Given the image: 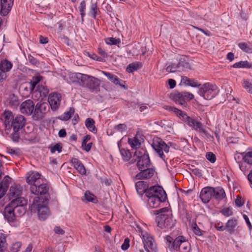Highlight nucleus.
Segmentation results:
<instances>
[{
    "label": "nucleus",
    "mask_w": 252,
    "mask_h": 252,
    "mask_svg": "<svg viewBox=\"0 0 252 252\" xmlns=\"http://www.w3.org/2000/svg\"><path fill=\"white\" fill-rule=\"evenodd\" d=\"M6 152L11 155H18L20 154L21 151L19 148H12L8 147L6 148Z\"/></svg>",
    "instance_id": "de8ad7c7"
},
{
    "label": "nucleus",
    "mask_w": 252,
    "mask_h": 252,
    "mask_svg": "<svg viewBox=\"0 0 252 252\" xmlns=\"http://www.w3.org/2000/svg\"><path fill=\"white\" fill-rule=\"evenodd\" d=\"M84 197L85 199L89 202L93 203H96L97 202L96 197L88 191L85 192L84 194Z\"/></svg>",
    "instance_id": "a19ab883"
},
{
    "label": "nucleus",
    "mask_w": 252,
    "mask_h": 252,
    "mask_svg": "<svg viewBox=\"0 0 252 252\" xmlns=\"http://www.w3.org/2000/svg\"><path fill=\"white\" fill-rule=\"evenodd\" d=\"M62 146L60 143L56 144L50 147V151L52 153H54L56 151L58 152V153H60L62 152Z\"/></svg>",
    "instance_id": "09e8293b"
},
{
    "label": "nucleus",
    "mask_w": 252,
    "mask_h": 252,
    "mask_svg": "<svg viewBox=\"0 0 252 252\" xmlns=\"http://www.w3.org/2000/svg\"><path fill=\"white\" fill-rule=\"evenodd\" d=\"M218 87L212 83H207L203 84L198 91V94L205 99L210 100L218 94Z\"/></svg>",
    "instance_id": "39448f33"
},
{
    "label": "nucleus",
    "mask_w": 252,
    "mask_h": 252,
    "mask_svg": "<svg viewBox=\"0 0 252 252\" xmlns=\"http://www.w3.org/2000/svg\"><path fill=\"white\" fill-rule=\"evenodd\" d=\"M102 73L113 83L115 85H118L121 87L125 88V86L124 84L125 82L120 79L117 76L107 72L102 71Z\"/></svg>",
    "instance_id": "5701e85b"
},
{
    "label": "nucleus",
    "mask_w": 252,
    "mask_h": 252,
    "mask_svg": "<svg viewBox=\"0 0 252 252\" xmlns=\"http://www.w3.org/2000/svg\"><path fill=\"white\" fill-rule=\"evenodd\" d=\"M84 74L80 73H72L69 74V79L71 82L73 83H76L80 86L81 82L82 81Z\"/></svg>",
    "instance_id": "c85d7f7f"
},
{
    "label": "nucleus",
    "mask_w": 252,
    "mask_h": 252,
    "mask_svg": "<svg viewBox=\"0 0 252 252\" xmlns=\"http://www.w3.org/2000/svg\"><path fill=\"white\" fill-rule=\"evenodd\" d=\"M181 82L186 86H189L194 88L199 87L200 85L196 80L189 79L186 76L182 77Z\"/></svg>",
    "instance_id": "c756f323"
},
{
    "label": "nucleus",
    "mask_w": 252,
    "mask_h": 252,
    "mask_svg": "<svg viewBox=\"0 0 252 252\" xmlns=\"http://www.w3.org/2000/svg\"><path fill=\"white\" fill-rule=\"evenodd\" d=\"M54 231L57 234L63 235L64 234V231L60 226L55 227Z\"/></svg>",
    "instance_id": "774afa93"
},
{
    "label": "nucleus",
    "mask_w": 252,
    "mask_h": 252,
    "mask_svg": "<svg viewBox=\"0 0 252 252\" xmlns=\"http://www.w3.org/2000/svg\"><path fill=\"white\" fill-rule=\"evenodd\" d=\"M40 174L36 172L32 171L28 174L27 177V182L32 186L37 184L40 183Z\"/></svg>",
    "instance_id": "a211bd4d"
},
{
    "label": "nucleus",
    "mask_w": 252,
    "mask_h": 252,
    "mask_svg": "<svg viewBox=\"0 0 252 252\" xmlns=\"http://www.w3.org/2000/svg\"><path fill=\"white\" fill-rule=\"evenodd\" d=\"M145 196L147 198L150 197H167L165 191L160 186H154L149 188L146 192Z\"/></svg>",
    "instance_id": "1a4fd4ad"
},
{
    "label": "nucleus",
    "mask_w": 252,
    "mask_h": 252,
    "mask_svg": "<svg viewBox=\"0 0 252 252\" xmlns=\"http://www.w3.org/2000/svg\"><path fill=\"white\" fill-rule=\"evenodd\" d=\"M94 124L95 122L92 118H88L85 121L86 127L89 131L94 133H95L97 132V129Z\"/></svg>",
    "instance_id": "7c9ffc66"
},
{
    "label": "nucleus",
    "mask_w": 252,
    "mask_h": 252,
    "mask_svg": "<svg viewBox=\"0 0 252 252\" xmlns=\"http://www.w3.org/2000/svg\"><path fill=\"white\" fill-rule=\"evenodd\" d=\"M71 163L77 171L81 175H86V168L80 160L76 158H72Z\"/></svg>",
    "instance_id": "4be33fe9"
},
{
    "label": "nucleus",
    "mask_w": 252,
    "mask_h": 252,
    "mask_svg": "<svg viewBox=\"0 0 252 252\" xmlns=\"http://www.w3.org/2000/svg\"><path fill=\"white\" fill-rule=\"evenodd\" d=\"M222 214L225 217H229L232 215V212L229 208H225L221 211Z\"/></svg>",
    "instance_id": "69168bd1"
},
{
    "label": "nucleus",
    "mask_w": 252,
    "mask_h": 252,
    "mask_svg": "<svg viewBox=\"0 0 252 252\" xmlns=\"http://www.w3.org/2000/svg\"><path fill=\"white\" fill-rule=\"evenodd\" d=\"M158 215L156 218L157 225L165 230L171 229L175 224V220L172 219V215L167 208H162L156 210Z\"/></svg>",
    "instance_id": "7ed1b4c3"
},
{
    "label": "nucleus",
    "mask_w": 252,
    "mask_h": 252,
    "mask_svg": "<svg viewBox=\"0 0 252 252\" xmlns=\"http://www.w3.org/2000/svg\"><path fill=\"white\" fill-rule=\"evenodd\" d=\"M97 3H93L90 8V12L92 13L93 17H95L97 13Z\"/></svg>",
    "instance_id": "4d7b16f0"
},
{
    "label": "nucleus",
    "mask_w": 252,
    "mask_h": 252,
    "mask_svg": "<svg viewBox=\"0 0 252 252\" xmlns=\"http://www.w3.org/2000/svg\"><path fill=\"white\" fill-rule=\"evenodd\" d=\"M243 87L250 93L252 94V80L251 81L245 80L243 82Z\"/></svg>",
    "instance_id": "49530a36"
},
{
    "label": "nucleus",
    "mask_w": 252,
    "mask_h": 252,
    "mask_svg": "<svg viewBox=\"0 0 252 252\" xmlns=\"http://www.w3.org/2000/svg\"><path fill=\"white\" fill-rule=\"evenodd\" d=\"M105 42L108 45H117L120 43V39L113 37H108L105 39Z\"/></svg>",
    "instance_id": "a18cd8bd"
},
{
    "label": "nucleus",
    "mask_w": 252,
    "mask_h": 252,
    "mask_svg": "<svg viewBox=\"0 0 252 252\" xmlns=\"http://www.w3.org/2000/svg\"><path fill=\"white\" fill-rule=\"evenodd\" d=\"M129 247V240L128 238L125 239V241L121 246L123 250L126 251Z\"/></svg>",
    "instance_id": "052dcab7"
},
{
    "label": "nucleus",
    "mask_w": 252,
    "mask_h": 252,
    "mask_svg": "<svg viewBox=\"0 0 252 252\" xmlns=\"http://www.w3.org/2000/svg\"><path fill=\"white\" fill-rule=\"evenodd\" d=\"M3 215L8 222H12L15 219L14 208L9 205H7L4 209Z\"/></svg>",
    "instance_id": "aec40b11"
},
{
    "label": "nucleus",
    "mask_w": 252,
    "mask_h": 252,
    "mask_svg": "<svg viewBox=\"0 0 252 252\" xmlns=\"http://www.w3.org/2000/svg\"><path fill=\"white\" fill-rule=\"evenodd\" d=\"M12 67V63L7 60H2L0 63V70L4 73L9 71Z\"/></svg>",
    "instance_id": "2f4dec72"
},
{
    "label": "nucleus",
    "mask_w": 252,
    "mask_h": 252,
    "mask_svg": "<svg viewBox=\"0 0 252 252\" xmlns=\"http://www.w3.org/2000/svg\"><path fill=\"white\" fill-rule=\"evenodd\" d=\"M139 170L140 172L135 176V178L137 180L148 179L151 178L155 173V170L150 167Z\"/></svg>",
    "instance_id": "2eb2a0df"
},
{
    "label": "nucleus",
    "mask_w": 252,
    "mask_h": 252,
    "mask_svg": "<svg viewBox=\"0 0 252 252\" xmlns=\"http://www.w3.org/2000/svg\"><path fill=\"white\" fill-rule=\"evenodd\" d=\"M232 67L234 68H252V64L250 63L248 61H240L235 63Z\"/></svg>",
    "instance_id": "f704fd0d"
},
{
    "label": "nucleus",
    "mask_w": 252,
    "mask_h": 252,
    "mask_svg": "<svg viewBox=\"0 0 252 252\" xmlns=\"http://www.w3.org/2000/svg\"><path fill=\"white\" fill-rule=\"evenodd\" d=\"M21 246L20 242H17L13 244L11 248V252H18Z\"/></svg>",
    "instance_id": "13d9d810"
},
{
    "label": "nucleus",
    "mask_w": 252,
    "mask_h": 252,
    "mask_svg": "<svg viewBox=\"0 0 252 252\" xmlns=\"http://www.w3.org/2000/svg\"><path fill=\"white\" fill-rule=\"evenodd\" d=\"M213 187H207L202 189L200 197L204 203H208L213 197Z\"/></svg>",
    "instance_id": "4468645a"
},
{
    "label": "nucleus",
    "mask_w": 252,
    "mask_h": 252,
    "mask_svg": "<svg viewBox=\"0 0 252 252\" xmlns=\"http://www.w3.org/2000/svg\"><path fill=\"white\" fill-rule=\"evenodd\" d=\"M137 157V166L139 170L149 168L150 166V159L147 152L144 150L136 151Z\"/></svg>",
    "instance_id": "6e6552de"
},
{
    "label": "nucleus",
    "mask_w": 252,
    "mask_h": 252,
    "mask_svg": "<svg viewBox=\"0 0 252 252\" xmlns=\"http://www.w3.org/2000/svg\"><path fill=\"white\" fill-rule=\"evenodd\" d=\"M120 151L121 155L124 160L128 161L130 159L131 154L128 151L124 149H120Z\"/></svg>",
    "instance_id": "79ce46f5"
},
{
    "label": "nucleus",
    "mask_w": 252,
    "mask_h": 252,
    "mask_svg": "<svg viewBox=\"0 0 252 252\" xmlns=\"http://www.w3.org/2000/svg\"><path fill=\"white\" fill-rule=\"evenodd\" d=\"M100 83V82L98 79L84 74L80 86L88 88L92 92H97L99 91Z\"/></svg>",
    "instance_id": "423d86ee"
},
{
    "label": "nucleus",
    "mask_w": 252,
    "mask_h": 252,
    "mask_svg": "<svg viewBox=\"0 0 252 252\" xmlns=\"http://www.w3.org/2000/svg\"><path fill=\"white\" fill-rule=\"evenodd\" d=\"M243 218L244 219V220H245V222L249 228V231L251 232L252 229V225L250 222L249 217H248V216L247 215L243 214Z\"/></svg>",
    "instance_id": "bf43d9fd"
},
{
    "label": "nucleus",
    "mask_w": 252,
    "mask_h": 252,
    "mask_svg": "<svg viewBox=\"0 0 252 252\" xmlns=\"http://www.w3.org/2000/svg\"><path fill=\"white\" fill-rule=\"evenodd\" d=\"M215 228L218 231H224L226 229V226L223 225L221 222H219L215 225Z\"/></svg>",
    "instance_id": "338daca9"
},
{
    "label": "nucleus",
    "mask_w": 252,
    "mask_h": 252,
    "mask_svg": "<svg viewBox=\"0 0 252 252\" xmlns=\"http://www.w3.org/2000/svg\"><path fill=\"white\" fill-rule=\"evenodd\" d=\"M22 191L23 188L20 185L15 184L12 185L10 188L9 192L10 199L21 197Z\"/></svg>",
    "instance_id": "dca6fc26"
},
{
    "label": "nucleus",
    "mask_w": 252,
    "mask_h": 252,
    "mask_svg": "<svg viewBox=\"0 0 252 252\" xmlns=\"http://www.w3.org/2000/svg\"><path fill=\"white\" fill-rule=\"evenodd\" d=\"M186 64L187 63L184 61H180L178 64L173 63L167 66L166 70L168 72H175L178 71H181Z\"/></svg>",
    "instance_id": "412c9836"
},
{
    "label": "nucleus",
    "mask_w": 252,
    "mask_h": 252,
    "mask_svg": "<svg viewBox=\"0 0 252 252\" xmlns=\"http://www.w3.org/2000/svg\"><path fill=\"white\" fill-rule=\"evenodd\" d=\"M14 0H1L0 14L6 15L11 10L13 5Z\"/></svg>",
    "instance_id": "f3484780"
},
{
    "label": "nucleus",
    "mask_w": 252,
    "mask_h": 252,
    "mask_svg": "<svg viewBox=\"0 0 252 252\" xmlns=\"http://www.w3.org/2000/svg\"><path fill=\"white\" fill-rule=\"evenodd\" d=\"M74 113V109L72 108H70L69 111L64 112L60 117V119L63 121H67L71 117V116L73 115Z\"/></svg>",
    "instance_id": "e433bc0d"
},
{
    "label": "nucleus",
    "mask_w": 252,
    "mask_h": 252,
    "mask_svg": "<svg viewBox=\"0 0 252 252\" xmlns=\"http://www.w3.org/2000/svg\"><path fill=\"white\" fill-rule=\"evenodd\" d=\"M179 96H181V97L185 96L186 100H191L194 98V95L192 94L186 92H183L180 93L179 94Z\"/></svg>",
    "instance_id": "5fc2aeb1"
},
{
    "label": "nucleus",
    "mask_w": 252,
    "mask_h": 252,
    "mask_svg": "<svg viewBox=\"0 0 252 252\" xmlns=\"http://www.w3.org/2000/svg\"><path fill=\"white\" fill-rule=\"evenodd\" d=\"M62 95L57 93H51L48 98L49 104L53 110H56L60 106Z\"/></svg>",
    "instance_id": "9b49d317"
},
{
    "label": "nucleus",
    "mask_w": 252,
    "mask_h": 252,
    "mask_svg": "<svg viewBox=\"0 0 252 252\" xmlns=\"http://www.w3.org/2000/svg\"><path fill=\"white\" fill-rule=\"evenodd\" d=\"M179 94L180 93H178L175 96V99H176V102L181 105H184L186 102V97H181L179 96Z\"/></svg>",
    "instance_id": "3c124183"
},
{
    "label": "nucleus",
    "mask_w": 252,
    "mask_h": 252,
    "mask_svg": "<svg viewBox=\"0 0 252 252\" xmlns=\"http://www.w3.org/2000/svg\"><path fill=\"white\" fill-rule=\"evenodd\" d=\"M8 188V182L4 180L0 183V198L6 193Z\"/></svg>",
    "instance_id": "72a5a7b5"
},
{
    "label": "nucleus",
    "mask_w": 252,
    "mask_h": 252,
    "mask_svg": "<svg viewBox=\"0 0 252 252\" xmlns=\"http://www.w3.org/2000/svg\"><path fill=\"white\" fill-rule=\"evenodd\" d=\"M152 146L159 157L164 161L166 160V157L163 152L168 153L169 147L160 138H156L153 139Z\"/></svg>",
    "instance_id": "0eeeda50"
},
{
    "label": "nucleus",
    "mask_w": 252,
    "mask_h": 252,
    "mask_svg": "<svg viewBox=\"0 0 252 252\" xmlns=\"http://www.w3.org/2000/svg\"><path fill=\"white\" fill-rule=\"evenodd\" d=\"M128 142L131 148L133 149L138 148L141 145L140 142L136 137L132 138H128Z\"/></svg>",
    "instance_id": "4c0bfd02"
},
{
    "label": "nucleus",
    "mask_w": 252,
    "mask_h": 252,
    "mask_svg": "<svg viewBox=\"0 0 252 252\" xmlns=\"http://www.w3.org/2000/svg\"><path fill=\"white\" fill-rule=\"evenodd\" d=\"M141 67V64L139 63H130L126 68L128 72H132Z\"/></svg>",
    "instance_id": "ea45409f"
},
{
    "label": "nucleus",
    "mask_w": 252,
    "mask_h": 252,
    "mask_svg": "<svg viewBox=\"0 0 252 252\" xmlns=\"http://www.w3.org/2000/svg\"><path fill=\"white\" fill-rule=\"evenodd\" d=\"M6 249V243L5 238L0 237V252H4Z\"/></svg>",
    "instance_id": "8fccbe9b"
},
{
    "label": "nucleus",
    "mask_w": 252,
    "mask_h": 252,
    "mask_svg": "<svg viewBox=\"0 0 252 252\" xmlns=\"http://www.w3.org/2000/svg\"><path fill=\"white\" fill-rule=\"evenodd\" d=\"M135 188L138 193L140 195H142L144 193L146 194V192L149 189L147 182L142 181L136 182Z\"/></svg>",
    "instance_id": "393cba45"
},
{
    "label": "nucleus",
    "mask_w": 252,
    "mask_h": 252,
    "mask_svg": "<svg viewBox=\"0 0 252 252\" xmlns=\"http://www.w3.org/2000/svg\"><path fill=\"white\" fill-rule=\"evenodd\" d=\"M182 241L183 243H182L181 245L180 249L179 250L181 251V252H189L190 250L189 243L186 241L184 237Z\"/></svg>",
    "instance_id": "c9c22d12"
},
{
    "label": "nucleus",
    "mask_w": 252,
    "mask_h": 252,
    "mask_svg": "<svg viewBox=\"0 0 252 252\" xmlns=\"http://www.w3.org/2000/svg\"><path fill=\"white\" fill-rule=\"evenodd\" d=\"M183 238V236H179L174 240L171 237L167 236L165 237L166 245L171 251H179Z\"/></svg>",
    "instance_id": "9d476101"
},
{
    "label": "nucleus",
    "mask_w": 252,
    "mask_h": 252,
    "mask_svg": "<svg viewBox=\"0 0 252 252\" xmlns=\"http://www.w3.org/2000/svg\"><path fill=\"white\" fill-rule=\"evenodd\" d=\"M48 104L45 102H38L35 107L34 114H44L46 112Z\"/></svg>",
    "instance_id": "cd10ccee"
},
{
    "label": "nucleus",
    "mask_w": 252,
    "mask_h": 252,
    "mask_svg": "<svg viewBox=\"0 0 252 252\" xmlns=\"http://www.w3.org/2000/svg\"><path fill=\"white\" fill-rule=\"evenodd\" d=\"M165 108L169 112L174 113L178 117L186 123L189 127L198 132L201 135H207V131L204 128L203 125L198 121L197 119L188 116L186 113L175 107L166 106Z\"/></svg>",
    "instance_id": "f03ea898"
},
{
    "label": "nucleus",
    "mask_w": 252,
    "mask_h": 252,
    "mask_svg": "<svg viewBox=\"0 0 252 252\" xmlns=\"http://www.w3.org/2000/svg\"><path fill=\"white\" fill-rule=\"evenodd\" d=\"M34 103L31 99L27 100L21 104L20 111L23 114L30 115L33 112H34Z\"/></svg>",
    "instance_id": "ddd939ff"
},
{
    "label": "nucleus",
    "mask_w": 252,
    "mask_h": 252,
    "mask_svg": "<svg viewBox=\"0 0 252 252\" xmlns=\"http://www.w3.org/2000/svg\"><path fill=\"white\" fill-rule=\"evenodd\" d=\"M167 197L162 198L159 197H150L147 198V201L148 205L151 208H156L158 207L161 202H164Z\"/></svg>",
    "instance_id": "b1692460"
},
{
    "label": "nucleus",
    "mask_w": 252,
    "mask_h": 252,
    "mask_svg": "<svg viewBox=\"0 0 252 252\" xmlns=\"http://www.w3.org/2000/svg\"><path fill=\"white\" fill-rule=\"evenodd\" d=\"M239 47L243 51L251 53H252V48H250L247 43L244 42H241L238 44Z\"/></svg>",
    "instance_id": "37998d69"
},
{
    "label": "nucleus",
    "mask_w": 252,
    "mask_h": 252,
    "mask_svg": "<svg viewBox=\"0 0 252 252\" xmlns=\"http://www.w3.org/2000/svg\"><path fill=\"white\" fill-rule=\"evenodd\" d=\"M48 199L43 197H35L31 206V210L37 211L39 219L41 220L46 219L50 214V211L47 206Z\"/></svg>",
    "instance_id": "20e7f679"
},
{
    "label": "nucleus",
    "mask_w": 252,
    "mask_h": 252,
    "mask_svg": "<svg viewBox=\"0 0 252 252\" xmlns=\"http://www.w3.org/2000/svg\"><path fill=\"white\" fill-rule=\"evenodd\" d=\"M115 129L119 132H123L126 131L127 129L126 126L124 124H120L115 126Z\"/></svg>",
    "instance_id": "864d4df0"
},
{
    "label": "nucleus",
    "mask_w": 252,
    "mask_h": 252,
    "mask_svg": "<svg viewBox=\"0 0 252 252\" xmlns=\"http://www.w3.org/2000/svg\"><path fill=\"white\" fill-rule=\"evenodd\" d=\"M85 9H86V2L85 0H83L80 3V5L79 6V11L80 12V14L82 16V18H83V17L85 15Z\"/></svg>",
    "instance_id": "6e6d98bb"
},
{
    "label": "nucleus",
    "mask_w": 252,
    "mask_h": 252,
    "mask_svg": "<svg viewBox=\"0 0 252 252\" xmlns=\"http://www.w3.org/2000/svg\"><path fill=\"white\" fill-rule=\"evenodd\" d=\"M92 143H82V148L85 150L86 152H89L92 147Z\"/></svg>",
    "instance_id": "0e129e2a"
},
{
    "label": "nucleus",
    "mask_w": 252,
    "mask_h": 252,
    "mask_svg": "<svg viewBox=\"0 0 252 252\" xmlns=\"http://www.w3.org/2000/svg\"><path fill=\"white\" fill-rule=\"evenodd\" d=\"M1 119L6 132L10 134L13 141L18 142L20 138L19 131L23 128L26 123L25 117L22 115H18L14 118L11 112L5 111Z\"/></svg>",
    "instance_id": "f257e3e1"
},
{
    "label": "nucleus",
    "mask_w": 252,
    "mask_h": 252,
    "mask_svg": "<svg viewBox=\"0 0 252 252\" xmlns=\"http://www.w3.org/2000/svg\"><path fill=\"white\" fill-rule=\"evenodd\" d=\"M192 230L194 232V233L198 236L201 235L202 233L201 232L200 229L199 228L198 226L196 225V224H194L192 225Z\"/></svg>",
    "instance_id": "e2e57ef3"
},
{
    "label": "nucleus",
    "mask_w": 252,
    "mask_h": 252,
    "mask_svg": "<svg viewBox=\"0 0 252 252\" xmlns=\"http://www.w3.org/2000/svg\"><path fill=\"white\" fill-rule=\"evenodd\" d=\"M32 193L36 195L46 194L49 190V187L46 184H37L32 185L30 187Z\"/></svg>",
    "instance_id": "f8f14e48"
},
{
    "label": "nucleus",
    "mask_w": 252,
    "mask_h": 252,
    "mask_svg": "<svg viewBox=\"0 0 252 252\" xmlns=\"http://www.w3.org/2000/svg\"><path fill=\"white\" fill-rule=\"evenodd\" d=\"M142 236L143 242L145 249L148 248L151 250L155 249L156 247L153 239L147 233L142 234Z\"/></svg>",
    "instance_id": "6ab92c4d"
},
{
    "label": "nucleus",
    "mask_w": 252,
    "mask_h": 252,
    "mask_svg": "<svg viewBox=\"0 0 252 252\" xmlns=\"http://www.w3.org/2000/svg\"><path fill=\"white\" fill-rule=\"evenodd\" d=\"M237 225V220L233 218L229 220L226 223V229L230 233H233Z\"/></svg>",
    "instance_id": "473e14b6"
},
{
    "label": "nucleus",
    "mask_w": 252,
    "mask_h": 252,
    "mask_svg": "<svg viewBox=\"0 0 252 252\" xmlns=\"http://www.w3.org/2000/svg\"><path fill=\"white\" fill-rule=\"evenodd\" d=\"M14 212L19 213L20 215L24 214L25 212L24 206H21L14 208Z\"/></svg>",
    "instance_id": "680f3d73"
},
{
    "label": "nucleus",
    "mask_w": 252,
    "mask_h": 252,
    "mask_svg": "<svg viewBox=\"0 0 252 252\" xmlns=\"http://www.w3.org/2000/svg\"><path fill=\"white\" fill-rule=\"evenodd\" d=\"M213 197L217 200H220L223 199L225 196V193L223 189L220 187H217L216 188H213Z\"/></svg>",
    "instance_id": "bb28decb"
},
{
    "label": "nucleus",
    "mask_w": 252,
    "mask_h": 252,
    "mask_svg": "<svg viewBox=\"0 0 252 252\" xmlns=\"http://www.w3.org/2000/svg\"><path fill=\"white\" fill-rule=\"evenodd\" d=\"M206 158L212 163H214L216 160L215 155L212 152H207L206 154Z\"/></svg>",
    "instance_id": "603ef678"
},
{
    "label": "nucleus",
    "mask_w": 252,
    "mask_h": 252,
    "mask_svg": "<svg viewBox=\"0 0 252 252\" xmlns=\"http://www.w3.org/2000/svg\"><path fill=\"white\" fill-rule=\"evenodd\" d=\"M243 159L247 163L252 164V152L244 153Z\"/></svg>",
    "instance_id": "c03bdc74"
},
{
    "label": "nucleus",
    "mask_w": 252,
    "mask_h": 252,
    "mask_svg": "<svg viewBox=\"0 0 252 252\" xmlns=\"http://www.w3.org/2000/svg\"><path fill=\"white\" fill-rule=\"evenodd\" d=\"M41 77L39 75L35 76L32 77V79L30 84V88L32 91H33L35 86L41 80Z\"/></svg>",
    "instance_id": "58836bf2"
},
{
    "label": "nucleus",
    "mask_w": 252,
    "mask_h": 252,
    "mask_svg": "<svg viewBox=\"0 0 252 252\" xmlns=\"http://www.w3.org/2000/svg\"><path fill=\"white\" fill-rule=\"evenodd\" d=\"M11 200V202L8 205L13 208L25 206L27 204L26 200L22 197L13 198Z\"/></svg>",
    "instance_id": "a878e982"
}]
</instances>
